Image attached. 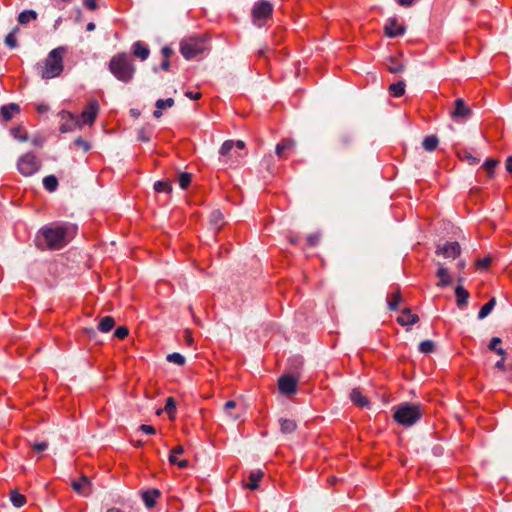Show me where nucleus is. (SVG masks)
Returning a JSON list of instances; mask_svg holds the SVG:
<instances>
[{
	"label": "nucleus",
	"instance_id": "4c0bfd02",
	"mask_svg": "<svg viewBox=\"0 0 512 512\" xmlns=\"http://www.w3.org/2000/svg\"><path fill=\"white\" fill-rule=\"evenodd\" d=\"M166 360L168 362H170V363H175L178 366H183L185 364V362H186L185 357L183 355H181L180 353H177V352L168 354L166 356Z\"/></svg>",
	"mask_w": 512,
	"mask_h": 512
},
{
	"label": "nucleus",
	"instance_id": "cd10ccee",
	"mask_svg": "<svg viewBox=\"0 0 512 512\" xmlns=\"http://www.w3.org/2000/svg\"><path fill=\"white\" fill-rule=\"evenodd\" d=\"M9 499L12 505L16 508H20L26 504V497L19 493L17 490H11L9 493Z\"/></svg>",
	"mask_w": 512,
	"mask_h": 512
},
{
	"label": "nucleus",
	"instance_id": "6e6d98bb",
	"mask_svg": "<svg viewBox=\"0 0 512 512\" xmlns=\"http://www.w3.org/2000/svg\"><path fill=\"white\" fill-rule=\"evenodd\" d=\"M32 449L37 452H43L47 449L48 444L46 442H38L31 445Z\"/></svg>",
	"mask_w": 512,
	"mask_h": 512
},
{
	"label": "nucleus",
	"instance_id": "ddd939ff",
	"mask_svg": "<svg viewBox=\"0 0 512 512\" xmlns=\"http://www.w3.org/2000/svg\"><path fill=\"white\" fill-rule=\"evenodd\" d=\"M71 486L76 493L82 496L86 497L91 494V481L85 475H82L79 480L72 481Z\"/></svg>",
	"mask_w": 512,
	"mask_h": 512
},
{
	"label": "nucleus",
	"instance_id": "1a4fd4ad",
	"mask_svg": "<svg viewBox=\"0 0 512 512\" xmlns=\"http://www.w3.org/2000/svg\"><path fill=\"white\" fill-rule=\"evenodd\" d=\"M302 365V357L297 356L290 359V397L298 390V384L302 379Z\"/></svg>",
	"mask_w": 512,
	"mask_h": 512
},
{
	"label": "nucleus",
	"instance_id": "f257e3e1",
	"mask_svg": "<svg viewBox=\"0 0 512 512\" xmlns=\"http://www.w3.org/2000/svg\"><path fill=\"white\" fill-rule=\"evenodd\" d=\"M65 52L66 48L62 46L51 50L43 64H36L37 74L42 79H51L59 76L63 71V56Z\"/></svg>",
	"mask_w": 512,
	"mask_h": 512
},
{
	"label": "nucleus",
	"instance_id": "8fccbe9b",
	"mask_svg": "<svg viewBox=\"0 0 512 512\" xmlns=\"http://www.w3.org/2000/svg\"><path fill=\"white\" fill-rule=\"evenodd\" d=\"M491 264V258L485 257L476 261V266L479 269H487Z\"/></svg>",
	"mask_w": 512,
	"mask_h": 512
},
{
	"label": "nucleus",
	"instance_id": "423d86ee",
	"mask_svg": "<svg viewBox=\"0 0 512 512\" xmlns=\"http://www.w3.org/2000/svg\"><path fill=\"white\" fill-rule=\"evenodd\" d=\"M272 11V4L266 0L255 3L251 11L253 24L259 28L263 27L267 19L271 17Z\"/></svg>",
	"mask_w": 512,
	"mask_h": 512
},
{
	"label": "nucleus",
	"instance_id": "aec40b11",
	"mask_svg": "<svg viewBox=\"0 0 512 512\" xmlns=\"http://www.w3.org/2000/svg\"><path fill=\"white\" fill-rule=\"evenodd\" d=\"M62 119H66V121L60 125V131L62 133H67V132L72 131L74 126H76L78 124V119L74 115H72L68 112L62 113Z\"/></svg>",
	"mask_w": 512,
	"mask_h": 512
},
{
	"label": "nucleus",
	"instance_id": "c9c22d12",
	"mask_svg": "<svg viewBox=\"0 0 512 512\" xmlns=\"http://www.w3.org/2000/svg\"><path fill=\"white\" fill-rule=\"evenodd\" d=\"M419 352L422 354H430L435 351V342L432 340H424L418 346Z\"/></svg>",
	"mask_w": 512,
	"mask_h": 512
},
{
	"label": "nucleus",
	"instance_id": "412c9836",
	"mask_svg": "<svg viewBox=\"0 0 512 512\" xmlns=\"http://www.w3.org/2000/svg\"><path fill=\"white\" fill-rule=\"evenodd\" d=\"M353 143L352 136L347 132L340 133L335 140V147L338 150L349 148Z\"/></svg>",
	"mask_w": 512,
	"mask_h": 512
},
{
	"label": "nucleus",
	"instance_id": "473e14b6",
	"mask_svg": "<svg viewBox=\"0 0 512 512\" xmlns=\"http://www.w3.org/2000/svg\"><path fill=\"white\" fill-rule=\"evenodd\" d=\"M405 87H406V84L404 81H398L396 83H393L389 86V92L394 96V97H400L402 95H404L405 93Z\"/></svg>",
	"mask_w": 512,
	"mask_h": 512
},
{
	"label": "nucleus",
	"instance_id": "f3484780",
	"mask_svg": "<svg viewBox=\"0 0 512 512\" xmlns=\"http://www.w3.org/2000/svg\"><path fill=\"white\" fill-rule=\"evenodd\" d=\"M438 266V270L436 272L437 277L440 278V281L437 283L438 287H446L452 283V279L448 274V270L444 267V264L440 261L436 262Z\"/></svg>",
	"mask_w": 512,
	"mask_h": 512
},
{
	"label": "nucleus",
	"instance_id": "680f3d73",
	"mask_svg": "<svg viewBox=\"0 0 512 512\" xmlns=\"http://www.w3.org/2000/svg\"><path fill=\"white\" fill-rule=\"evenodd\" d=\"M494 368H495V369H498V370H500V371H503V372H504V371H506L507 367H506V365H505V359H500V360H498V361L495 363Z\"/></svg>",
	"mask_w": 512,
	"mask_h": 512
},
{
	"label": "nucleus",
	"instance_id": "393cba45",
	"mask_svg": "<svg viewBox=\"0 0 512 512\" xmlns=\"http://www.w3.org/2000/svg\"><path fill=\"white\" fill-rule=\"evenodd\" d=\"M133 54L140 58L142 61L146 60L149 57L150 49L148 46L143 44L141 41H136L133 44Z\"/></svg>",
	"mask_w": 512,
	"mask_h": 512
},
{
	"label": "nucleus",
	"instance_id": "603ef678",
	"mask_svg": "<svg viewBox=\"0 0 512 512\" xmlns=\"http://www.w3.org/2000/svg\"><path fill=\"white\" fill-rule=\"evenodd\" d=\"M501 343L502 340L500 337H492L488 344V349L494 352L498 348V345Z\"/></svg>",
	"mask_w": 512,
	"mask_h": 512
},
{
	"label": "nucleus",
	"instance_id": "4d7b16f0",
	"mask_svg": "<svg viewBox=\"0 0 512 512\" xmlns=\"http://www.w3.org/2000/svg\"><path fill=\"white\" fill-rule=\"evenodd\" d=\"M320 235L319 234H311L308 236L307 241L310 246H316L319 243Z\"/></svg>",
	"mask_w": 512,
	"mask_h": 512
},
{
	"label": "nucleus",
	"instance_id": "39448f33",
	"mask_svg": "<svg viewBox=\"0 0 512 512\" xmlns=\"http://www.w3.org/2000/svg\"><path fill=\"white\" fill-rule=\"evenodd\" d=\"M206 49L205 40L201 38H188L180 43V52L187 60L194 59L198 55L203 54Z\"/></svg>",
	"mask_w": 512,
	"mask_h": 512
},
{
	"label": "nucleus",
	"instance_id": "bf43d9fd",
	"mask_svg": "<svg viewBox=\"0 0 512 512\" xmlns=\"http://www.w3.org/2000/svg\"><path fill=\"white\" fill-rule=\"evenodd\" d=\"M83 4L91 11H95L97 9L96 0H83Z\"/></svg>",
	"mask_w": 512,
	"mask_h": 512
},
{
	"label": "nucleus",
	"instance_id": "20e7f679",
	"mask_svg": "<svg viewBox=\"0 0 512 512\" xmlns=\"http://www.w3.org/2000/svg\"><path fill=\"white\" fill-rule=\"evenodd\" d=\"M67 231V227L57 225L43 227L40 232L45 240L47 248L51 250H58L63 248L69 241Z\"/></svg>",
	"mask_w": 512,
	"mask_h": 512
},
{
	"label": "nucleus",
	"instance_id": "6e6552de",
	"mask_svg": "<svg viewBox=\"0 0 512 512\" xmlns=\"http://www.w3.org/2000/svg\"><path fill=\"white\" fill-rule=\"evenodd\" d=\"M234 149V141L233 140H226L220 147L219 154L220 158L219 161L223 165H232L239 162V159L243 157L240 153L233 151Z\"/></svg>",
	"mask_w": 512,
	"mask_h": 512
},
{
	"label": "nucleus",
	"instance_id": "69168bd1",
	"mask_svg": "<svg viewBox=\"0 0 512 512\" xmlns=\"http://www.w3.org/2000/svg\"><path fill=\"white\" fill-rule=\"evenodd\" d=\"M494 352L497 355H499L501 357V359H506V357H507V352L501 347H498Z\"/></svg>",
	"mask_w": 512,
	"mask_h": 512
},
{
	"label": "nucleus",
	"instance_id": "dca6fc26",
	"mask_svg": "<svg viewBox=\"0 0 512 512\" xmlns=\"http://www.w3.org/2000/svg\"><path fill=\"white\" fill-rule=\"evenodd\" d=\"M419 321V316L417 314H413L411 309L405 308L402 310V315L397 318V322L401 326L413 325Z\"/></svg>",
	"mask_w": 512,
	"mask_h": 512
},
{
	"label": "nucleus",
	"instance_id": "2eb2a0df",
	"mask_svg": "<svg viewBox=\"0 0 512 512\" xmlns=\"http://www.w3.org/2000/svg\"><path fill=\"white\" fill-rule=\"evenodd\" d=\"M278 391L279 396L277 400L280 404H286V398L288 397V372H284L278 380Z\"/></svg>",
	"mask_w": 512,
	"mask_h": 512
},
{
	"label": "nucleus",
	"instance_id": "58836bf2",
	"mask_svg": "<svg viewBox=\"0 0 512 512\" xmlns=\"http://www.w3.org/2000/svg\"><path fill=\"white\" fill-rule=\"evenodd\" d=\"M191 179H192L191 173L181 172L179 174V178H178L179 186L181 187V189H187L191 183Z\"/></svg>",
	"mask_w": 512,
	"mask_h": 512
},
{
	"label": "nucleus",
	"instance_id": "0eeeda50",
	"mask_svg": "<svg viewBox=\"0 0 512 512\" xmlns=\"http://www.w3.org/2000/svg\"><path fill=\"white\" fill-rule=\"evenodd\" d=\"M40 167V160L32 152L22 155L17 161V169L25 177L34 175Z\"/></svg>",
	"mask_w": 512,
	"mask_h": 512
},
{
	"label": "nucleus",
	"instance_id": "37998d69",
	"mask_svg": "<svg viewBox=\"0 0 512 512\" xmlns=\"http://www.w3.org/2000/svg\"><path fill=\"white\" fill-rule=\"evenodd\" d=\"M12 135L15 139L20 142H26L28 140V135L25 131L22 130L21 127H16L11 130Z\"/></svg>",
	"mask_w": 512,
	"mask_h": 512
},
{
	"label": "nucleus",
	"instance_id": "4468645a",
	"mask_svg": "<svg viewBox=\"0 0 512 512\" xmlns=\"http://www.w3.org/2000/svg\"><path fill=\"white\" fill-rule=\"evenodd\" d=\"M472 114V111L469 107L466 106L464 100L462 98H458L455 100V108L451 113L452 118H462L467 119Z\"/></svg>",
	"mask_w": 512,
	"mask_h": 512
},
{
	"label": "nucleus",
	"instance_id": "79ce46f5",
	"mask_svg": "<svg viewBox=\"0 0 512 512\" xmlns=\"http://www.w3.org/2000/svg\"><path fill=\"white\" fill-rule=\"evenodd\" d=\"M390 62L391 64L387 67L389 72L397 74L405 70V65L403 63H398L394 59H390Z\"/></svg>",
	"mask_w": 512,
	"mask_h": 512
},
{
	"label": "nucleus",
	"instance_id": "b1692460",
	"mask_svg": "<svg viewBox=\"0 0 512 512\" xmlns=\"http://www.w3.org/2000/svg\"><path fill=\"white\" fill-rule=\"evenodd\" d=\"M236 407H237V403L234 400L227 401L223 406V411H224L225 415L227 416V418L229 420H231L233 422L239 420L241 417L240 412H235V413L232 412V410L236 409Z\"/></svg>",
	"mask_w": 512,
	"mask_h": 512
},
{
	"label": "nucleus",
	"instance_id": "72a5a7b5",
	"mask_svg": "<svg viewBox=\"0 0 512 512\" xmlns=\"http://www.w3.org/2000/svg\"><path fill=\"white\" fill-rule=\"evenodd\" d=\"M43 186L48 192H54L58 187V179L54 175L43 178Z\"/></svg>",
	"mask_w": 512,
	"mask_h": 512
},
{
	"label": "nucleus",
	"instance_id": "774afa93",
	"mask_svg": "<svg viewBox=\"0 0 512 512\" xmlns=\"http://www.w3.org/2000/svg\"><path fill=\"white\" fill-rule=\"evenodd\" d=\"M506 170L512 173V156H509L506 160Z\"/></svg>",
	"mask_w": 512,
	"mask_h": 512
},
{
	"label": "nucleus",
	"instance_id": "5701e85b",
	"mask_svg": "<svg viewBox=\"0 0 512 512\" xmlns=\"http://www.w3.org/2000/svg\"><path fill=\"white\" fill-rule=\"evenodd\" d=\"M20 107L16 103H10L8 105H4L0 108V115L2 116L4 121H9L13 114L19 113Z\"/></svg>",
	"mask_w": 512,
	"mask_h": 512
},
{
	"label": "nucleus",
	"instance_id": "e433bc0d",
	"mask_svg": "<svg viewBox=\"0 0 512 512\" xmlns=\"http://www.w3.org/2000/svg\"><path fill=\"white\" fill-rule=\"evenodd\" d=\"M153 188L158 193H162V192L171 193L173 190L170 181H156L154 183Z\"/></svg>",
	"mask_w": 512,
	"mask_h": 512
},
{
	"label": "nucleus",
	"instance_id": "052dcab7",
	"mask_svg": "<svg viewBox=\"0 0 512 512\" xmlns=\"http://www.w3.org/2000/svg\"><path fill=\"white\" fill-rule=\"evenodd\" d=\"M278 423L280 425V431L283 434H286L287 431V419L285 417H280L278 420Z\"/></svg>",
	"mask_w": 512,
	"mask_h": 512
},
{
	"label": "nucleus",
	"instance_id": "a878e982",
	"mask_svg": "<svg viewBox=\"0 0 512 512\" xmlns=\"http://www.w3.org/2000/svg\"><path fill=\"white\" fill-rule=\"evenodd\" d=\"M455 296L458 307H464L469 299V292L462 286L458 285L455 288Z\"/></svg>",
	"mask_w": 512,
	"mask_h": 512
},
{
	"label": "nucleus",
	"instance_id": "e2e57ef3",
	"mask_svg": "<svg viewBox=\"0 0 512 512\" xmlns=\"http://www.w3.org/2000/svg\"><path fill=\"white\" fill-rule=\"evenodd\" d=\"M185 96L192 99V100H198L201 98V93L200 92H192V91H187L185 93Z\"/></svg>",
	"mask_w": 512,
	"mask_h": 512
},
{
	"label": "nucleus",
	"instance_id": "ea45409f",
	"mask_svg": "<svg viewBox=\"0 0 512 512\" xmlns=\"http://www.w3.org/2000/svg\"><path fill=\"white\" fill-rule=\"evenodd\" d=\"M462 160H466L470 165H476L480 162V159L473 156L469 151L463 150L459 153Z\"/></svg>",
	"mask_w": 512,
	"mask_h": 512
},
{
	"label": "nucleus",
	"instance_id": "09e8293b",
	"mask_svg": "<svg viewBox=\"0 0 512 512\" xmlns=\"http://www.w3.org/2000/svg\"><path fill=\"white\" fill-rule=\"evenodd\" d=\"M128 334H129V330L126 326H119L114 331V336L121 340L125 339L128 336Z\"/></svg>",
	"mask_w": 512,
	"mask_h": 512
},
{
	"label": "nucleus",
	"instance_id": "5fc2aeb1",
	"mask_svg": "<svg viewBox=\"0 0 512 512\" xmlns=\"http://www.w3.org/2000/svg\"><path fill=\"white\" fill-rule=\"evenodd\" d=\"M139 430L149 435H153L156 433V429L153 426L147 424H142L139 427Z\"/></svg>",
	"mask_w": 512,
	"mask_h": 512
},
{
	"label": "nucleus",
	"instance_id": "c756f323",
	"mask_svg": "<svg viewBox=\"0 0 512 512\" xmlns=\"http://www.w3.org/2000/svg\"><path fill=\"white\" fill-rule=\"evenodd\" d=\"M438 144H439V139L436 135L427 136L422 141V147L427 152L434 151L437 148Z\"/></svg>",
	"mask_w": 512,
	"mask_h": 512
},
{
	"label": "nucleus",
	"instance_id": "de8ad7c7",
	"mask_svg": "<svg viewBox=\"0 0 512 512\" xmlns=\"http://www.w3.org/2000/svg\"><path fill=\"white\" fill-rule=\"evenodd\" d=\"M74 144L81 148L84 152H87L90 150L91 148V145L86 141L84 140L83 138L81 137H77L75 140H74Z\"/></svg>",
	"mask_w": 512,
	"mask_h": 512
},
{
	"label": "nucleus",
	"instance_id": "338daca9",
	"mask_svg": "<svg viewBox=\"0 0 512 512\" xmlns=\"http://www.w3.org/2000/svg\"><path fill=\"white\" fill-rule=\"evenodd\" d=\"M171 453L174 455H181L184 453V448L183 446L178 445L174 449H172Z\"/></svg>",
	"mask_w": 512,
	"mask_h": 512
},
{
	"label": "nucleus",
	"instance_id": "6ab92c4d",
	"mask_svg": "<svg viewBox=\"0 0 512 512\" xmlns=\"http://www.w3.org/2000/svg\"><path fill=\"white\" fill-rule=\"evenodd\" d=\"M224 216L220 210H214L209 215V224L215 230V234H217L222 228L224 222Z\"/></svg>",
	"mask_w": 512,
	"mask_h": 512
},
{
	"label": "nucleus",
	"instance_id": "a211bd4d",
	"mask_svg": "<svg viewBox=\"0 0 512 512\" xmlns=\"http://www.w3.org/2000/svg\"><path fill=\"white\" fill-rule=\"evenodd\" d=\"M161 495L160 490L153 488L146 490L142 493V500L145 503L147 508H152L156 504L157 498Z\"/></svg>",
	"mask_w": 512,
	"mask_h": 512
},
{
	"label": "nucleus",
	"instance_id": "49530a36",
	"mask_svg": "<svg viewBox=\"0 0 512 512\" xmlns=\"http://www.w3.org/2000/svg\"><path fill=\"white\" fill-rule=\"evenodd\" d=\"M15 31H17V29H14V31L10 32L6 37H5V44L10 47V48H15L17 46V39L15 37Z\"/></svg>",
	"mask_w": 512,
	"mask_h": 512
},
{
	"label": "nucleus",
	"instance_id": "f704fd0d",
	"mask_svg": "<svg viewBox=\"0 0 512 512\" xmlns=\"http://www.w3.org/2000/svg\"><path fill=\"white\" fill-rule=\"evenodd\" d=\"M402 300L403 299L400 294V291H395L394 293L391 294V299L388 301V308L392 311L397 310Z\"/></svg>",
	"mask_w": 512,
	"mask_h": 512
},
{
	"label": "nucleus",
	"instance_id": "9b49d317",
	"mask_svg": "<svg viewBox=\"0 0 512 512\" xmlns=\"http://www.w3.org/2000/svg\"><path fill=\"white\" fill-rule=\"evenodd\" d=\"M405 31V26L399 24L395 17L389 18L384 26V33L390 38L401 36L405 33Z\"/></svg>",
	"mask_w": 512,
	"mask_h": 512
},
{
	"label": "nucleus",
	"instance_id": "7ed1b4c3",
	"mask_svg": "<svg viewBox=\"0 0 512 512\" xmlns=\"http://www.w3.org/2000/svg\"><path fill=\"white\" fill-rule=\"evenodd\" d=\"M423 415L420 404L402 403L394 407V420L400 425L409 427L414 425Z\"/></svg>",
	"mask_w": 512,
	"mask_h": 512
},
{
	"label": "nucleus",
	"instance_id": "13d9d810",
	"mask_svg": "<svg viewBox=\"0 0 512 512\" xmlns=\"http://www.w3.org/2000/svg\"><path fill=\"white\" fill-rule=\"evenodd\" d=\"M83 333L85 335H87L89 337V339H91V340H96V338H97V333H96L95 329L92 327L84 328Z\"/></svg>",
	"mask_w": 512,
	"mask_h": 512
},
{
	"label": "nucleus",
	"instance_id": "c85d7f7f",
	"mask_svg": "<svg viewBox=\"0 0 512 512\" xmlns=\"http://www.w3.org/2000/svg\"><path fill=\"white\" fill-rule=\"evenodd\" d=\"M115 325V320L111 316H105L100 319L98 324V330L103 333L110 332Z\"/></svg>",
	"mask_w": 512,
	"mask_h": 512
},
{
	"label": "nucleus",
	"instance_id": "a19ab883",
	"mask_svg": "<svg viewBox=\"0 0 512 512\" xmlns=\"http://www.w3.org/2000/svg\"><path fill=\"white\" fill-rule=\"evenodd\" d=\"M164 409L168 413L169 417L173 418V416L176 412V401L174 400L173 397H168L166 399V404H165Z\"/></svg>",
	"mask_w": 512,
	"mask_h": 512
},
{
	"label": "nucleus",
	"instance_id": "a18cd8bd",
	"mask_svg": "<svg viewBox=\"0 0 512 512\" xmlns=\"http://www.w3.org/2000/svg\"><path fill=\"white\" fill-rule=\"evenodd\" d=\"M174 103L175 102L173 98L158 99L155 103V107L157 109L171 108L174 106Z\"/></svg>",
	"mask_w": 512,
	"mask_h": 512
},
{
	"label": "nucleus",
	"instance_id": "7c9ffc66",
	"mask_svg": "<svg viewBox=\"0 0 512 512\" xmlns=\"http://www.w3.org/2000/svg\"><path fill=\"white\" fill-rule=\"evenodd\" d=\"M496 305V298L492 297L482 308L480 309L478 313V319L483 320L486 318L494 309Z\"/></svg>",
	"mask_w": 512,
	"mask_h": 512
},
{
	"label": "nucleus",
	"instance_id": "9d476101",
	"mask_svg": "<svg viewBox=\"0 0 512 512\" xmlns=\"http://www.w3.org/2000/svg\"><path fill=\"white\" fill-rule=\"evenodd\" d=\"M436 255H442L445 258L456 259L461 253L460 244L456 241L454 242H446L441 245L438 244L435 251Z\"/></svg>",
	"mask_w": 512,
	"mask_h": 512
},
{
	"label": "nucleus",
	"instance_id": "f8f14e48",
	"mask_svg": "<svg viewBox=\"0 0 512 512\" xmlns=\"http://www.w3.org/2000/svg\"><path fill=\"white\" fill-rule=\"evenodd\" d=\"M99 111V104L96 100H91L81 113V119L84 124H93Z\"/></svg>",
	"mask_w": 512,
	"mask_h": 512
},
{
	"label": "nucleus",
	"instance_id": "0e129e2a",
	"mask_svg": "<svg viewBox=\"0 0 512 512\" xmlns=\"http://www.w3.org/2000/svg\"><path fill=\"white\" fill-rule=\"evenodd\" d=\"M161 52H162L164 58L169 59V57L173 53V50L170 47L165 46V47L162 48Z\"/></svg>",
	"mask_w": 512,
	"mask_h": 512
},
{
	"label": "nucleus",
	"instance_id": "bb28decb",
	"mask_svg": "<svg viewBox=\"0 0 512 512\" xmlns=\"http://www.w3.org/2000/svg\"><path fill=\"white\" fill-rule=\"evenodd\" d=\"M264 476V472L260 469L250 472L248 479L249 483L246 484V488L250 490H256L258 488V481Z\"/></svg>",
	"mask_w": 512,
	"mask_h": 512
},
{
	"label": "nucleus",
	"instance_id": "3c124183",
	"mask_svg": "<svg viewBox=\"0 0 512 512\" xmlns=\"http://www.w3.org/2000/svg\"><path fill=\"white\" fill-rule=\"evenodd\" d=\"M287 149L286 140H282L280 143L276 145L275 153L277 156L282 157L283 153Z\"/></svg>",
	"mask_w": 512,
	"mask_h": 512
},
{
	"label": "nucleus",
	"instance_id": "864d4df0",
	"mask_svg": "<svg viewBox=\"0 0 512 512\" xmlns=\"http://www.w3.org/2000/svg\"><path fill=\"white\" fill-rule=\"evenodd\" d=\"M137 139L142 142H148L150 141V135L149 133L146 132L144 128H141L138 130Z\"/></svg>",
	"mask_w": 512,
	"mask_h": 512
},
{
	"label": "nucleus",
	"instance_id": "c03bdc74",
	"mask_svg": "<svg viewBox=\"0 0 512 512\" xmlns=\"http://www.w3.org/2000/svg\"><path fill=\"white\" fill-rule=\"evenodd\" d=\"M499 164V161L496 159H487L484 164L483 168L488 172L489 177H492L494 174V168Z\"/></svg>",
	"mask_w": 512,
	"mask_h": 512
},
{
	"label": "nucleus",
	"instance_id": "f03ea898",
	"mask_svg": "<svg viewBox=\"0 0 512 512\" xmlns=\"http://www.w3.org/2000/svg\"><path fill=\"white\" fill-rule=\"evenodd\" d=\"M109 71L117 80L129 83L134 77L136 67L126 53H118L110 59Z\"/></svg>",
	"mask_w": 512,
	"mask_h": 512
},
{
	"label": "nucleus",
	"instance_id": "4be33fe9",
	"mask_svg": "<svg viewBox=\"0 0 512 512\" xmlns=\"http://www.w3.org/2000/svg\"><path fill=\"white\" fill-rule=\"evenodd\" d=\"M351 401L359 406V407H367L369 405V400L366 396H364L359 388H354L350 393Z\"/></svg>",
	"mask_w": 512,
	"mask_h": 512
},
{
	"label": "nucleus",
	"instance_id": "2f4dec72",
	"mask_svg": "<svg viewBox=\"0 0 512 512\" xmlns=\"http://www.w3.org/2000/svg\"><path fill=\"white\" fill-rule=\"evenodd\" d=\"M36 19H37V12L34 10H25V11H22L18 15V23L21 25H25V24L29 23L31 20H36Z\"/></svg>",
	"mask_w": 512,
	"mask_h": 512
}]
</instances>
